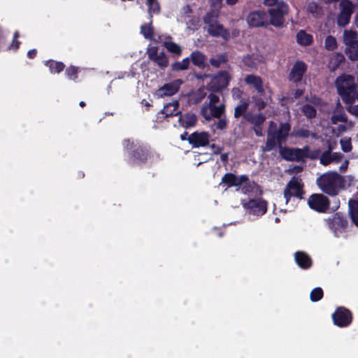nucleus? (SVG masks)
<instances>
[{
	"label": "nucleus",
	"mask_w": 358,
	"mask_h": 358,
	"mask_svg": "<svg viewBox=\"0 0 358 358\" xmlns=\"http://www.w3.org/2000/svg\"><path fill=\"white\" fill-rule=\"evenodd\" d=\"M179 101L175 100L173 102L166 104L164 108L161 110V113L165 115V117L176 116L180 114V111L178 110Z\"/></svg>",
	"instance_id": "393cba45"
},
{
	"label": "nucleus",
	"mask_w": 358,
	"mask_h": 358,
	"mask_svg": "<svg viewBox=\"0 0 358 358\" xmlns=\"http://www.w3.org/2000/svg\"><path fill=\"white\" fill-rule=\"evenodd\" d=\"M281 0H264L263 3L264 6L269 7V8H275L280 4Z\"/></svg>",
	"instance_id": "4d7b16f0"
},
{
	"label": "nucleus",
	"mask_w": 358,
	"mask_h": 358,
	"mask_svg": "<svg viewBox=\"0 0 358 358\" xmlns=\"http://www.w3.org/2000/svg\"><path fill=\"white\" fill-rule=\"evenodd\" d=\"M163 45L169 52L173 53L176 57L182 55V48L175 42L165 41Z\"/></svg>",
	"instance_id": "c756f323"
},
{
	"label": "nucleus",
	"mask_w": 358,
	"mask_h": 358,
	"mask_svg": "<svg viewBox=\"0 0 358 358\" xmlns=\"http://www.w3.org/2000/svg\"><path fill=\"white\" fill-rule=\"evenodd\" d=\"M247 180V175H241L238 177L232 173H227L222 178V182L227 185L228 187H241L242 182Z\"/></svg>",
	"instance_id": "6ab92c4d"
},
{
	"label": "nucleus",
	"mask_w": 358,
	"mask_h": 358,
	"mask_svg": "<svg viewBox=\"0 0 358 358\" xmlns=\"http://www.w3.org/2000/svg\"><path fill=\"white\" fill-rule=\"evenodd\" d=\"M197 121V117L193 113H186L184 114L180 113L178 119L180 124L185 129L194 127L196 124Z\"/></svg>",
	"instance_id": "5701e85b"
},
{
	"label": "nucleus",
	"mask_w": 358,
	"mask_h": 358,
	"mask_svg": "<svg viewBox=\"0 0 358 358\" xmlns=\"http://www.w3.org/2000/svg\"><path fill=\"white\" fill-rule=\"evenodd\" d=\"M189 59L199 69H203L206 66V56L199 50L192 51L190 54Z\"/></svg>",
	"instance_id": "b1692460"
},
{
	"label": "nucleus",
	"mask_w": 358,
	"mask_h": 358,
	"mask_svg": "<svg viewBox=\"0 0 358 358\" xmlns=\"http://www.w3.org/2000/svg\"><path fill=\"white\" fill-rule=\"evenodd\" d=\"M341 145L342 150L345 152H348L352 150V144L350 140L343 141L341 140Z\"/></svg>",
	"instance_id": "864d4df0"
},
{
	"label": "nucleus",
	"mask_w": 358,
	"mask_h": 358,
	"mask_svg": "<svg viewBox=\"0 0 358 358\" xmlns=\"http://www.w3.org/2000/svg\"><path fill=\"white\" fill-rule=\"evenodd\" d=\"M21 42L19 41L18 40H14L13 39V41L12 43H10V45L8 46V49L10 50H13L14 51H16L17 50H18L19 47H20V45Z\"/></svg>",
	"instance_id": "680f3d73"
},
{
	"label": "nucleus",
	"mask_w": 358,
	"mask_h": 358,
	"mask_svg": "<svg viewBox=\"0 0 358 358\" xmlns=\"http://www.w3.org/2000/svg\"><path fill=\"white\" fill-rule=\"evenodd\" d=\"M357 33L356 31L345 30L343 32V43L347 46L357 42Z\"/></svg>",
	"instance_id": "2f4dec72"
},
{
	"label": "nucleus",
	"mask_w": 358,
	"mask_h": 358,
	"mask_svg": "<svg viewBox=\"0 0 358 358\" xmlns=\"http://www.w3.org/2000/svg\"><path fill=\"white\" fill-rule=\"evenodd\" d=\"M150 18H152V13H158L160 10L159 3L157 0H147Z\"/></svg>",
	"instance_id": "a18cd8bd"
},
{
	"label": "nucleus",
	"mask_w": 358,
	"mask_h": 358,
	"mask_svg": "<svg viewBox=\"0 0 358 358\" xmlns=\"http://www.w3.org/2000/svg\"><path fill=\"white\" fill-rule=\"evenodd\" d=\"M242 62L244 65L248 67H253L255 64L250 55L243 57Z\"/></svg>",
	"instance_id": "13d9d810"
},
{
	"label": "nucleus",
	"mask_w": 358,
	"mask_h": 358,
	"mask_svg": "<svg viewBox=\"0 0 358 358\" xmlns=\"http://www.w3.org/2000/svg\"><path fill=\"white\" fill-rule=\"evenodd\" d=\"M348 117L344 112H341L337 114H334L331 117V122L333 124H336L338 122H347Z\"/></svg>",
	"instance_id": "09e8293b"
},
{
	"label": "nucleus",
	"mask_w": 358,
	"mask_h": 358,
	"mask_svg": "<svg viewBox=\"0 0 358 358\" xmlns=\"http://www.w3.org/2000/svg\"><path fill=\"white\" fill-rule=\"evenodd\" d=\"M211 148L213 150V155H219L222 152V151L224 150L223 147L217 145L215 144H212L210 145Z\"/></svg>",
	"instance_id": "0e129e2a"
},
{
	"label": "nucleus",
	"mask_w": 358,
	"mask_h": 358,
	"mask_svg": "<svg viewBox=\"0 0 358 358\" xmlns=\"http://www.w3.org/2000/svg\"><path fill=\"white\" fill-rule=\"evenodd\" d=\"M303 187L304 185L302 180L299 177L293 176L287 183L283 192L286 203L290 201L292 197H295L300 200L303 199V195L305 194Z\"/></svg>",
	"instance_id": "423d86ee"
},
{
	"label": "nucleus",
	"mask_w": 358,
	"mask_h": 358,
	"mask_svg": "<svg viewBox=\"0 0 358 358\" xmlns=\"http://www.w3.org/2000/svg\"><path fill=\"white\" fill-rule=\"evenodd\" d=\"M266 13H268V26L282 28L285 25V17L289 13V6L283 0H281L278 6L268 8Z\"/></svg>",
	"instance_id": "39448f33"
},
{
	"label": "nucleus",
	"mask_w": 358,
	"mask_h": 358,
	"mask_svg": "<svg viewBox=\"0 0 358 358\" xmlns=\"http://www.w3.org/2000/svg\"><path fill=\"white\" fill-rule=\"evenodd\" d=\"M152 20L150 18L149 23H145L141 27V33L146 39L152 40L154 36V29L152 26Z\"/></svg>",
	"instance_id": "72a5a7b5"
},
{
	"label": "nucleus",
	"mask_w": 358,
	"mask_h": 358,
	"mask_svg": "<svg viewBox=\"0 0 358 358\" xmlns=\"http://www.w3.org/2000/svg\"><path fill=\"white\" fill-rule=\"evenodd\" d=\"M324 292L321 287L314 288L310 294V299L313 302H317L323 298Z\"/></svg>",
	"instance_id": "49530a36"
},
{
	"label": "nucleus",
	"mask_w": 358,
	"mask_h": 358,
	"mask_svg": "<svg viewBox=\"0 0 358 358\" xmlns=\"http://www.w3.org/2000/svg\"><path fill=\"white\" fill-rule=\"evenodd\" d=\"M218 121L216 124L217 129L220 130H224L227 127V121L226 118H218Z\"/></svg>",
	"instance_id": "6e6d98bb"
},
{
	"label": "nucleus",
	"mask_w": 358,
	"mask_h": 358,
	"mask_svg": "<svg viewBox=\"0 0 358 358\" xmlns=\"http://www.w3.org/2000/svg\"><path fill=\"white\" fill-rule=\"evenodd\" d=\"M324 48L329 51H334L338 48L336 39L334 36L329 35L324 41Z\"/></svg>",
	"instance_id": "79ce46f5"
},
{
	"label": "nucleus",
	"mask_w": 358,
	"mask_h": 358,
	"mask_svg": "<svg viewBox=\"0 0 358 358\" xmlns=\"http://www.w3.org/2000/svg\"><path fill=\"white\" fill-rule=\"evenodd\" d=\"M331 150H332V148H331V145H329V149L327 150L324 151L321 155L320 161L322 165L327 166L332 162L333 157L331 156Z\"/></svg>",
	"instance_id": "a19ab883"
},
{
	"label": "nucleus",
	"mask_w": 358,
	"mask_h": 358,
	"mask_svg": "<svg viewBox=\"0 0 358 358\" xmlns=\"http://www.w3.org/2000/svg\"><path fill=\"white\" fill-rule=\"evenodd\" d=\"M331 156L333 157L332 162H334V161L339 162L341 160V159L343 157V155L340 152H334V153L331 154Z\"/></svg>",
	"instance_id": "69168bd1"
},
{
	"label": "nucleus",
	"mask_w": 358,
	"mask_h": 358,
	"mask_svg": "<svg viewBox=\"0 0 358 358\" xmlns=\"http://www.w3.org/2000/svg\"><path fill=\"white\" fill-rule=\"evenodd\" d=\"M210 134L207 131H194L188 136L187 141L193 148L205 147L209 144Z\"/></svg>",
	"instance_id": "2eb2a0df"
},
{
	"label": "nucleus",
	"mask_w": 358,
	"mask_h": 358,
	"mask_svg": "<svg viewBox=\"0 0 358 358\" xmlns=\"http://www.w3.org/2000/svg\"><path fill=\"white\" fill-rule=\"evenodd\" d=\"M181 84L182 80L179 79L166 83L157 90V94L159 97L172 96L178 92Z\"/></svg>",
	"instance_id": "a211bd4d"
},
{
	"label": "nucleus",
	"mask_w": 358,
	"mask_h": 358,
	"mask_svg": "<svg viewBox=\"0 0 358 358\" xmlns=\"http://www.w3.org/2000/svg\"><path fill=\"white\" fill-rule=\"evenodd\" d=\"M243 206L251 215L262 216L267 212V201L262 199H250Z\"/></svg>",
	"instance_id": "9b49d317"
},
{
	"label": "nucleus",
	"mask_w": 358,
	"mask_h": 358,
	"mask_svg": "<svg viewBox=\"0 0 358 358\" xmlns=\"http://www.w3.org/2000/svg\"><path fill=\"white\" fill-rule=\"evenodd\" d=\"M241 186V192L245 194H248L254 191L255 187L257 186V184L255 181H250L248 176V180L243 182Z\"/></svg>",
	"instance_id": "ea45409f"
},
{
	"label": "nucleus",
	"mask_w": 358,
	"mask_h": 358,
	"mask_svg": "<svg viewBox=\"0 0 358 358\" xmlns=\"http://www.w3.org/2000/svg\"><path fill=\"white\" fill-rule=\"evenodd\" d=\"M229 57L227 53H221L216 55V57H211L209 59L210 64L214 68H220L222 64L227 63Z\"/></svg>",
	"instance_id": "c85d7f7f"
},
{
	"label": "nucleus",
	"mask_w": 358,
	"mask_h": 358,
	"mask_svg": "<svg viewBox=\"0 0 358 358\" xmlns=\"http://www.w3.org/2000/svg\"><path fill=\"white\" fill-rule=\"evenodd\" d=\"M45 66L49 69L51 73H59L65 69V64L62 62L48 59L44 62Z\"/></svg>",
	"instance_id": "a878e982"
},
{
	"label": "nucleus",
	"mask_w": 358,
	"mask_h": 358,
	"mask_svg": "<svg viewBox=\"0 0 358 358\" xmlns=\"http://www.w3.org/2000/svg\"><path fill=\"white\" fill-rule=\"evenodd\" d=\"M244 80L246 84L252 85L261 96L264 95L265 90L264 89L263 80L259 76L253 74L247 75Z\"/></svg>",
	"instance_id": "412c9836"
},
{
	"label": "nucleus",
	"mask_w": 358,
	"mask_h": 358,
	"mask_svg": "<svg viewBox=\"0 0 358 358\" xmlns=\"http://www.w3.org/2000/svg\"><path fill=\"white\" fill-rule=\"evenodd\" d=\"M296 264L302 269H308L313 264L310 257L303 251H297L294 254Z\"/></svg>",
	"instance_id": "4be33fe9"
},
{
	"label": "nucleus",
	"mask_w": 358,
	"mask_h": 358,
	"mask_svg": "<svg viewBox=\"0 0 358 358\" xmlns=\"http://www.w3.org/2000/svg\"><path fill=\"white\" fill-rule=\"evenodd\" d=\"M207 31L210 36L213 37H221L225 41H228L231 36L229 31L218 22L208 27Z\"/></svg>",
	"instance_id": "aec40b11"
},
{
	"label": "nucleus",
	"mask_w": 358,
	"mask_h": 358,
	"mask_svg": "<svg viewBox=\"0 0 358 358\" xmlns=\"http://www.w3.org/2000/svg\"><path fill=\"white\" fill-rule=\"evenodd\" d=\"M281 157L287 162L302 161V152L299 148L282 146L279 149Z\"/></svg>",
	"instance_id": "dca6fc26"
},
{
	"label": "nucleus",
	"mask_w": 358,
	"mask_h": 358,
	"mask_svg": "<svg viewBox=\"0 0 358 358\" xmlns=\"http://www.w3.org/2000/svg\"><path fill=\"white\" fill-rule=\"evenodd\" d=\"M249 107V102L244 101L234 108V117L238 119L240 117L243 116L245 120V115L248 113L247 112Z\"/></svg>",
	"instance_id": "f704fd0d"
},
{
	"label": "nucleus",
	"mask_w": 358,
	"mask_h": 358,
	"mask_svg": "<svg viewBox=\"0 0 358 358\" xmlns=\"http://www.w3.org/2000/svg\"><path fill=\"white\" fill-rule=\"evenodd\" d=\"M247 22L250 27H268V13L263 10L251 11L247 17Z\"/></svg>",
	"instance_id": "f8f14e48"
},
{
	"label": "nucleus",
	"mask_w": 358,
	"mask_h": 358,
	"mask_svg": "<svg viewBox=\"0 0 358 358\" xmlns=\"http://www.w3.org/2000/svg\"><path fill=\"white\" fill-rule=\"evenodd\" d=\"M310 135V131L308 129H299L296 134L295 136L297 137H301V138H308Z\"/></svg>",
	"instance_id": "5fc2aeb1"
},
{
	"label": "nucleus",
	"mask_w": 358,
	"mask_h": 358,
	"mask_svg": "<svg viewBox=\"0 0 358 358\" xmlns=\"http://www.w3.org/2000/svg\"><path fill=\"white\" fill-rule=\"evenodd\" d=\"M319 6L317 3L311 2L308 6V10L311 13H316Z\"/></svg>",
	"instance_id": "052dcab7"
},
{
	"label": "nucleus",
	"mask_w": 358,
	"mask_h": 358,
	"mask_svg": "<svg viewBox=\"0 0 358 358\" xmlns=\"http://www.w3.org/2000/svg\"><path fill=\"white\" fill-rule=\"evenodd\" d=\"M231 80V76L225 70L220 71L212 76L206 85V90L210 92H221L227 87Z\"/></svg>",
	"instance_id": "0eeeda50"
},
{
	"label": "nucleus",
	"mask_w": 358,
	"mask_h": 358,
	"mask_svg": "<svg viewBox=\"0 0 358 358\" xmlns=\"http://www.w3.org/2000/svg\"><path fill=\"white\" fill-rule=\"evenodd\" d=\"M201 115L206 120H210V108H208V105L207 103H205L203 105V106L201 109Z\"/></svg>",
	"instance_id": "8fccbe9b"
},
{
	"label": "nucleus",
	"mask_w": 358,
	"mask_h": 358,
	"mask_svg": "<svg viewBox=\"0 0 358 358\" xmlns=\"http://www.w3.org/2000/svg\"><path fill=\"white\" fill-rule=\"evenodd\" d=\"M327 224L333 231H341L347 227L348 220L342 213L337 212L327 220Z\"/></svg>",
	"instance_id": "f3484780"
},
{
	"label": "nucleus",
	"mask_w": 358,
	"mask_h": 358,
	"mask_svg": "<svg viewBox=\"0 0 358 358\" xmlns=\"http://www.w3.org/2000/svg\"><path fill=\"white\" fill-rule=\"evenodd\" d=\"M340 8L341 12L348 14L349 15H352L353 13V4L350 0H342L340 2Z\"/></svg>",
	"instance_id": "58836bf2"
},
{
	"label": "nucleus",
	"mask_w": 358,
	"mask_h": 358,
	"mask_svg": "<svg viewBox=\"0 0 358 358\" xmlns=\"http://www.w3.org/2000/svg\"><path fill=\"white\" fill-rule=\"evenodd\" d=\"M351 16L340 12L337 17V24L339 27H344L349 24Z\"/></svg>",
	"instance_id": "de8ad7c7"
},
{
	"label": "nucleus",
	"mask_w": 358,
	"mask_h": 358,
	"mask_svg": "<svg viewBox=\"0 0 358 358\" xmlns=\"http://www.w3.org/2000/svg\"><path fill=\"white\" fill-rule=\"evenodd\" d=\"M123 146L127 152V162L130 166H142L151 157L150 146L140 142L124 139Z\"/></svg>",
	"instance_id": "f03ea898"
},
{
	"label": "nucleus",
	"mask_w": 358,
	"mask_h": 358,
	"mask_svg": "<svg viewBox=\"0 0 358 358\" xmlns=\"http://www.w3.org/2000/svg\"><path fill=\"white\" fill-rule=\"evenodd\" d=\"M289 122H280L279 127L273 121H270L267 130L265 145L262 146L263 152H271L275 148L280 149L286 143L291 131Z\"/></svg>",
	"instance_id": "f257e3e1"
},
{
	"label": "nucleus",
	"mask_w": 358,
	"mask_h": 358,
	"mask_svg": "<svg viewBox=\"0 0 358 358\" xmlns=\"http://www.w3.org/2000/svg\"><path fill=\"white\" fill-rule=\"evenodd\" d=\"M316 182L322 192L335 196L345 187V180L344 177L336 171H328L317 178Z\"/></svg>",
	"instance_id": "7ed1b4c3"
},
{
	"label": "nucleus",
	"mask_w": 358,
	"mask_h": 358,
	"mask_svg": "<svg viewBox=\"0 0 358 358\" xmlns=\"http://www.w3.org/2000/svg\"><path fill=\"white\" fill-rule=\"evenodd\" d=\"M313 36L307 34L304 30H300L296 34V42L303 46H308L313 43Z\"/></svg>",
	"instance_id": "cd10ccee"
},
{
	"label": "nucleus",
	"mask_w": 358,
	"mask_h": 358,
	"mask_svg": "<svg viewBox=\"0 0 358 358\" xmlns=\"http://www.w3.org/2000/svg\"><path fill=\"white\" fill-rule=\"evenodd\" d=\"M266 120V115L262 113H253L248 112L245 115V120L253 126L252 129L258 137L263 136V125Z\"/></svg>",
	"instance_id": "9d476101"
},
{
	"label": "nucleus",
	"mask_w": 358,
	"mask_h": 358,
	"mask_svg": "<svg viewBox=\"0 0 358 358\" xmlns=\"http://www.w3.org/2000/svg\"><path fill=\"white\" fill-rule=\"evenodd\" d=\"M335 86L338 95L346 104L355 103V92L357 83L355 77L350 74L343 73L338 76L335 80Z\"/></svg>",
	"instance_id": "20e7f679"
},
{
	"label": "nucleus",
	"mask_w": 358,
	"mask_h": 358,
	"mask_svg": "<svg viewBox=\"0 0 358 358\" xmlns=\"http://www.w3.org/2000/svg\"><path fill=\"white\" fill-rule=\"evenodd\" d=\"M80 69L78 67L71 65L65 69V75L68 79L77 81Z\"/></svg>",
	"instance_id": "4c0bfd02"
},
{
	"label": "nucleus",
	"mask_w": 358,
	"mask_h": 358,
	"mask_svg": "<svg viewBox=\"0 0 358 358\" xmlns=\"http://www.w3.org/2000/svg\"><path fill=\"white\" fill-rule=\"evenodd\" d=\"M307 64L301 60H297L293 65L288 74V79L294 83H300L307 71Z\"/></svg>",
	"instance_id": "4468645a"
},
{
	"label": "nucleus",
	"mask_w": 358,
	"mask_h": 358,
	"mask_svg": "<svg viewBox=\"0 0 358 358\" xmlns=\"http://www.w3.org/2000/svg\"><path fill=\"white\" fill-rule=\"evenodd\" d=\"M217 15L213 10L208 12L203 17V22L209 27L211 24H215L217 21Z\"/></svg>",
	"instance_id": "c03bdc74"
},
{
	"label": "nucleus",
	"mask_w": 358,
	"mask_h": 358,
	"mask_svg": "<svg viewBox=\"0 0 358 358\" xmlns=\"http://www.w3.org/2000/svg\"><path fill=\"white\" fill-rule=\"evenodd\" d=\"M302 152V160L305 158H309L311 159H316V155H309L310 148L308 145H305L302 149H301Z\"/></svg>",
	"instance_id": "3c124183"
},
{
	"label": "nucleus",
	"mask_w": 358,
	"mask_h": 358,
	"mask_svg": "<svg viewBox=\"0 0 358 358\" xmlns=\"http://www.w3.org/2000/svg\"><path fill=\"white\" fill-rule=\"evenodd\" d=\"M348 206L349 215L352 222L358 227V200L350 199Z\"/></svg>",
	"instance_id": "bb28decb"
},
{
	"label": "nucleus",
	"mask_w": 358,
	"mask_h": 358,
	"mask_svg": "<svg viewBox=\"0 0 358 358\" xmlns=\"http://www.w3.org/2000/svg\"><path fill=\"white\" fill-rule=\"evenodd\" d=\"M348 110L350 113L358 117V104L351 107Z\"/></svg>",
	"instance_id": "774afa93"
},
{
	"label": "nucleus",
	"mask_w": 358,
	"mask_h": 358,
	"mask_svg": "<svg viewBox=\"0 0 358 358\" xmlns=\"http://www.w3.org/2000/svg\"><path fill=\"white\" fill-rule=\"evenodd\" d=\"M310 208L320 213H326L330 208L329 199L323 194L315 193L308 199Z\"/></svg>",
	"instance_id": "1a4fd4ad"
},
{
	"label": "nucleus",
	"mask_w": 358,
	"mask_h": 358,
	"mask_svg": "<svg viewBox=\"0 0 358 358\" xmlns=\"http://www.w3.org/2000/svg\"><path fill=\"white\" fill-rule=\"evenodd\" d=\"M331 318L334 325L345 328L350 326L352 322V312L344 306L337 307L331 315Z\"/></svg>",
	"instance_id": "6e6552de"
},
{
	"label": "nucleus",
	"mask_w": 358,
	"mask_h": 358,
	"mask_svg": "<svg viewBox=\"0 0 358 358\" xmlns=\"http://www.w3.org/2000/svg\"><path fill=\"white\" fill-rule=\"evenodd\" d=\"M220 159L224 165L227 164L229 162V152L222 154Z\"/></svg>",
	"instance_id": "338daca9"
},
{
	"label": "nucleus",
	"mask_w": 358,
	"mask_h": 358,
	"mask_svg": "<svg viewBox=\"0 0 358 358\" xmlns=\"http://www.w3.org/2000/svg\"><path fill=\"white\" fill-rule=\"evenodd\" d=\"M210 108V120L213 117L220 118L225 113V105L222 103L220 106H208Z\"/></svg>",
	"instance_id": "473e14b6"
},
{
	"label": "nucleus",
	"mask_w": 358,
	"mask_h": 358,
	"mask_svg": "<svg viewBox=\"0 0 358 358\" xmlns=\"http://www.w3.org/2000/svg\"><path fill=\"white\" fill-rule=\"evenodd\" d=\"M147 54L149 59L155 62L161 69L164 70L169 66L168 57L164 52L158 53V47L152 46L148 48Z\"/></svg>",
	"instance_id": "ddd939ff"
},
{
	"label": "nucleus",
	"mask_w": 358,
	"mask_h": 358,
	"mask_svg": "<svg viewBox=\"0 0 358 358\" xmlns=\"http://www.w3.org/2000/svg\"><path fill=\"white\" fill-rule=\"evenodd\" d=\"M301 110L307 119H313L316 117L317 110L314 106L308 103L302 106Z\"/></svg>",
	"instance_id": "e433bc0d"
},
{
	"label": "nucleus",
	"mask_w": 358,
	"mask_h": 358,
	"mask_svg": "<svg viewBox=\"0 0 358 358\" xmlns=\"http://www.w3.org/2000/svg\"><path fill=\"white\" fill-rule=\"evenodd\" d=\"M215 92H211L208 96V99H209L208 106H215L220 101L219 96L215 94Z\"/></svg>",
	"instance_id": "603ef678"
},
{
	"label": "nucleus",
	"mask_w": 358,
	"mask_h": 358,
	"mask_svg": "<svg viewBox=\"0 0 358 358\" xmlns=\"http://www.w3.org/2000/svg\"><path fill=\"white\" fill-rule=\"evenodd\" d=\"M252 102L254 103L255 108L258 111H262L264 110L267 105L266 101H264L261 96L256 95L252 96Z\"/></svg>",
	"instance_id": "37998d69"
},
{
	"label": "nucleus",
	"mask_w": 358,
	"mask_h": 358,
	"mask_svg": "<svg viewBox=\"0 0 358 358\" xmlns=\"http://www.w3.org/2000/svg\"><path fill=\"white\" fill-rule=\"evenodd\" d=\"M346 54L352 61H358V41L346 47Z\"/></svg>",
	"instance_id": "c9c22d12"
},
{
	"label": "nucleus",
	"mask_w": 358,
	"mask_h": 358,
	"mask_svg": "<svg viewBox=\"0 0 358 358\" xmlns=\"http://www.w3.org/2000/svg\"><path fill=\"white\" fill-rule=\"evenodd\" d=\"M231 93L234 98L241 99H242L243 92L238 87H234L231 90Z\"/></svg>",
	"instance_id": "bf43d9fd"
},
{
	"label": "nucleus",
	"mask_w": 358,
	"mask_h": 358,
	"mask_svg": "<svg viewBox=\"0 0 358 358\" xmlns=\"http://www.w3.org/2000/svg\"><path fill=\"white\" fill-rule=\"evenodd\" d=\"M190 64L189 57L184 58L181 62H175L171 64V69L172 71L178 72L188 69Z\"/></svg>",
	"instance_id": "7c9ffc66"
},
{
	"label": "nucleus",
	"mask_w": 358,
	"mask_h": 358,
	"mask_svg": "<svg viewBox=\"0 0 358 358\" xmlns=\"http://www.w3.org/2000/svg\"><path fill=\"white\" fill-rule=\"evenodd\" d=\"M222 4V0H210V6L211 7L216 8V9H220Z\"/></svg>",
	"instance_id": "e2e57ef3"
}]
</instances>
